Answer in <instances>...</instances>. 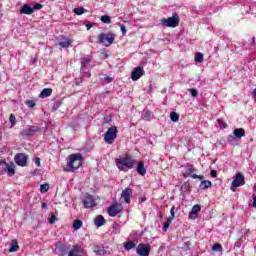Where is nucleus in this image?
Returning <instances> with one entry per match:
<instances>
[{"mask_svg": "<svg viewBox=\"0 0 256 256\" xmlns=\"http://www.w3.org/2000/svg\"><path fill=\"white\" fill-rule=\"evenodd\" d=\"M143 75V68L141 67H136L133 69L131 73V79L132 81H139V78Z\"/></svg>", "mask_w": 256, "mask_h": 256, "instance_id": "obj_17", "label": "nucleus"}, {"mask_svg": "<svg viewBox=\"0 0 256 256\" xmlns=\"http://www.w3.org/2000/svg\"><path fill=\"white\" fill-rule=\"evenodd\" d=\"M228 141H229L231 144H233V141H235V136L230 135V136L228 137Z\"/></svg>", "mask_w": 256, "mask_h": 256, "instance_id": "obj_53", "label": "nucleus"}, {"mask_svg": "<svg viewBox=\"0 0 256 256\" xmlns=\"http://www.w3.org/2000/svg\"><path fill=\"white\" fill-rule=\"evenodd\" d=\"M120 31H122V34L126 35L127 34V28L125 27V25H122L120 27Z\"/></svg>", "mask_w": 256, "mask_h": 256, "instance_id": "obj_51", "label": "nucleus"}, {"mask_svg": "<svg viewBox=\"0 0 256 256\" xmlns=\"http://www.w3.org/2000/svg\"><path fill=\"white\" fill-rule=\"evenodd\" d=\"M210 175H211V177H213V178L217 177V171L211 170Z\"/></svg>", "mask_w": 256, "mask_h": 256, "instance_id": "obj_54", "label": "nucleus"}, {"mask_svg": "<svg viewBox=\"0 0 256 256\" xmlns=\"http://www.w3.org/2000/svg\"><path fill=\"white\" fill-rule=\"evenodd\" d=\"M82 203L85 209H91L97 205V203H95V197L90 194H86L84 196V198L82 199Z\"/></svg>", "mask_w": 256, "mask_h": 256, "instance_id": "obj_10", "label": "nucleus"}, {"mask_svg": "<svg viewBox=\"0 0 256 256\" xmlns=\"http://www.w3.org/2000/svg\"><path fill=\"white\" fill-rule=\"evenodd\" d=\"M136 171L138 175H142V176L145 175V173H147V170L145 169V163L143 161L138 163Z\"/></svg>", "mask_w": 256, "mask_h": 256, "instance_id": "obj_23", "label": "nucleus"}, {"mask_svg": "<svg viewBox=\"0 0 256 256\" xmlns=\"http://www.w3.org/2000/svg\"><path fill=\"white\" fill-rule=\"evenodd\" d=\"M135 247H137V244H135V242L133 241H128L124 243V249L126 251H131V249H135Z\"/></svg>", "mask_w": 256, "mask_h": 256, "instance_id": "obj_30", "label": "nucleus"}, {"mask_svg": "<svg viewBox=\"0 0 256 256\" xmlns=\"http://www.w3.org/2000/svg\"><path fill=\"white\" fill-rule=\"evenodd\" d=\"M72 227L74 231H79V229L83 227V221L79 219L74 220Z\"/></svg>", "mask_w": 256, "mask_h": 256, "instance_id": "obj_29", "label": "nucleus"}, {"mask_svg": "<svg viewBox=\"0 0 256 256\" xmlns=\"http://www.w3.org/2000/svg\"><path fill=\"white\" fill-rule=\"evenodd\" d=\"M21 15H33V7L29 4H24L20 9Z\"/></svg>", "mask_w": 256, "mask_h": 256, "instance_id": "obj_18", "label": "nucleus"}, {"mask_svg": "<svg viewBox=\"0 0 256 256\" xmlns=\"http://www.w3.org/2000/svg\"><path fill=\"white\" fill-rule=\"evenodd\" d=\"M98 45H104V47H110L115 43V34L108 32V33H101L98 35L97 40Z\"/></svg>", "mask_w": 256, "mask_h": 256, "instance_id": "obj_2", "label": "nucleus"}, {"mask_svg": "<svg viewBox=\"0 0 256 256\" xmlns=\"http://www.w3.org/2000/svg\"><path fill=\"white\" fill-rule=\"evenodd\" d=\"M104 81H105L106 83H111V81H113V78H111V77H109V76H106V77L104 78Z\"/></svg>", "mask_w": 256, "mask_h": 256, "instance_id": "obj_52", "label": "nucleus"}, {"mask_svg": "<svg viewBox=\"0 0 256 256\" xmlns=\"http://www.w3.org/2000/svg\"><path fill=\"white\" fill-rule=\"evenodd\" d=\"M234 137L237 139H241V137H245V130L243 128H236L234 130Z\"/></svg>", "mask_w": 256, "mask_h": 256, "instance_id": "obj_25", "label": "nucleus"}, {"mask_svg": "<svg viewBox=\"0 0 256 256\" xmlns=\"http://www.w3.org/2000/svg\"><path fill=\"white\" fill-rule=\"evenodd\" d=\"M81 68L80 73H83V69H87L89 63H91V57L86 56L80 59Z\"/></svg>", "mask_w": 256, "mask_h": 256, "instance_id": "obj_19", "label": "nucleus"}, {"mask_svg": "<svg viewBox=\"0 0 256 256\" xmlns=\"http://www.w3.org/2000/svg\"><path fill=\"white\" fill-rule=\"evenodd\" d=\"M42 209H47V203H42Z\"/></svg>", "mask_w": 256, "mask_h": 256, "instance_id": "obj_57", "label": "nucleus"}, {"mask_svg": "<svg viewBox=\"0 0 256 256\" xmlns=\"http://www.w3.org/2000/svg\"><path fill=\"white\" fill-rule=\"evenodd\" d=\"M122 211L123 205L119 204V202H114L107 208V213L109 217H117L118 213Z\"/></svg>", "mask_w": 256, "mask_h": 256, "instance_id": "obj_8", "label": "nucleus"}, {"mask_svg": "<svg viewBox=\"0 0 256 256\" xmlns=\"http://www.w3.org/2000/svg\"><path fill=\"white\" fill-rule=\"evenodd\" d=\"M9 121L12 125H15V121H16L15 115L11 114L9 117Z\"/></svg>", "mask_w": 256, "mask_h": 256, "instance_id": "obj_48", "label": "nucleus"}, {"mask_svg": "<svg viewBox=\"0 0 256 256\" xmlns=\"http://www.w3.org/2000/svg\"><path fill=\"white\" fill-rule=\"evenodd\" d=\"M92 27H95V23H94V22H91V23H87V24H86V29H87V31H89Z\"/></svg>", "mask_w": 256, "mask_h": 256, "instance_id": "obj_49", "label": "nucleus"}, {"mask_svg": "<svg viewBox=\"0 0 256 256\" xmlns=\"http://www.w3.org/2000/svg\"><path fill=\"white\" fill-rule=\"evenodd\" d=\"M49 191V184L40 185V193H47Z\"/></svg>", "mask_w": 256, "mask_h": 256, "instance_id": "obj_38", "label": "nucleus"}, {"mask_svg": "<svg viewBox=\"0 0 256 256\" xmlns=\"http://www.w3.org/2000/svg\"><path fill=\"white\" fill-rule=\"evenodd\" d=\"M73 11H74L75 15H83V13L87 12V10H85V8H83V7L75 8Z\"/></svg>", "mask_w": 256, "mask_h": 256, "instance_id": "obj_34", "label": "nucleus"}, {"mask_svg": "<svg viewBox=\"0 0 256 256\" xmlns=\"http://www.w3.org/2000/svg\"><path fill=\"white\" fill-rule=\"evenodd\" d=\"M252 199H253V201H256V195L255 194L252 195Z\"/></svg>", "mask_w": 256, "mask_h": 256, "instance_id": "obj_58", "label": "nucleus"}, {"mask_svg": "<svg viewBox=\"0 0 256 256\" xmlns=\"http://www.w3.org/2000/svg\"><path fill=\"white\" fill-rule=\"evenodd\" d=\"M116 167L119 171L127 173L129 169H133V167H135V160L130 155L126 154L125 156H121L116 159Z\"/></svg>", "mask_w": 256, "mask_h": 256, "instance_id": "obj_1", "label": "nucleus"}, {"mask_svg": "<svg viewBox=\"0 0 256 256\" xmlns=\"http://www.w3.org/2000/svg\"><path fill=\"white\" fill-rule=\"evenodd\" d=\"M71 43H73V41H71V39H69L65 36H60L59 37L58 45L60 47H62L63 49H67L68 47H71Z\"/></svg>", "mask_w": 256, "mask_h": 256, "instance_id": "obj_15", "label": "nucleus"}, {"mask_svg": "<svg viewBox=\"0 0 256 256\" xmlns=\"http://www.w3.org/2000/svg\"><path fill=\"white\" fill-rule=\"evenodd\" d=\"M245 185V176L241 172H237L231 183V191H237V187H243Z\"/></svg>", "mask_w": 256, "mask_h": 256, "instance_id": "obj_7", "label": "nucleus"}, {"mask_svg": "<svg viewBox=\"0 0 256 256\" xmlns=\"http://www.w3.org/2000/svg\"><path fill=\"white\" fill-rule=\"evenodd\" d=\"M136 253L139 256H149V253H151V245L145 243L138 244Z\"/></svg>", "mask_w": 256, "mask_h": 256, "instance_id": "obj_9", "label": "nucleus"}, {"mask_svg": "<svg viewBox=\"0 0 256 256\" xmlns=\"http://www.w3.org/2000/svg\"><path fill=\"white\" fill-rule=\"evenodd\" d=\"M116 139H117V127L112 126L104 134V141L105 143H108V145H113Z\"/></svg>", "mask_w": 256, "mask_h": 256, "instance_id": "obj_6", "label": "nucleus"}, {"mask_svg": "<svg viewBox=\"0 0 256 256\" xmlns=\"http://www.w3.org/2000/svg\"><path fill=\"white\" fill-rule=\"evenodd\" d=\"M55 221H57V216H55V214H52L51 217L48 219V222L50 223V225H53Z\"/></svg>", "mask_w": 256, "mask_h": 256, "instance_id": "obj_43", "label": "nucleus"}, {"mask_svg": "<svg viewBox=\"0 0 256 256\" xmlns=\"http://www.w3.org/2000/svg\"><path fill=\"white\" fill-rule=\"evenodd\" d=\"M252 207H256V201L252 202Z\"/></svg>", "mask_w": 256, "mask_h": 256, "instance_id": "obj_59", "label": "nucleus"}, {"mask_svg": "<svg viewBox=\"0 0 256 256\" xmlns=\"http://www.w3.org/2000/svg\"><path fill=\"white\" fill-rule=\"evenodd\" d=\"M35 164L37 165V167H41V158L36 157L35 158Z\"/></svg>", "mask_w": 256, "mask_h": 256, "instance_id": "obj_50", "label": "nucleus"}, {"mask_svg": "<svg viewBox=\"0 0 256 256\" xmlns=\"http://www.w3.org/2000/svg\"><path fill=\"white\" fill-rule=\"evenodd\" d=\"M82 77H87L89 79V77H91V71L86 70V68H83V72H81Z\"/></svg>", "mask_w": 256, "mask_h": 256, "instance_id": "obj_40", "label": "nucleus"}, {"mask_svg": "<svg viewBox=\"0 0 256 256\" xmlns=\"http://www.w3.org/2000/svg\"><path fill=\"white\" fill-rule=\"evenodd\" d=\"M100 20L102 23L111 24V17L108 15L101 16Z\"/></svg>", "mask_w": 256, "mask_h": 256, "instance_id": "obj_35", "label": "nucleus"}, {"mask_svg": "<svg viewBox=\"0 0 256 256\" xmlns=\"http://www.w3.org/2000/svg\"><path fill=\"white\" fill-rule=\"evenodd\" d=\"M254 97H256V88L254 89Z\"/></svg>", "mask_w": 256, "mask_h": 256, "instance_id": "obj_62", "label": "nucleus"}, {"mask_svg": "<svg viewBox=\"0 0 256 256\" xmlns=\"http://www.w3.org/2000/svg\"><path fill=\"white\" fill-rule=\"evenodd\" d=\"M253 191L256 193V184L253 187Z\"/></svg>", "mask_w": 256, "mask_h": 256, "instance_id": "obj_60", "label": "nucleus"}, {"mask_svg": "<svg viewBox=\"0 0 256 256\" xmlns=\"http://www.w3.org/2000/svg\"><path fill=\"white\" fill-rule=\"evenodd\" d=\"M55 248L60 256L67 255V252L69 251V247L65 243H58L56 244Z\"/></svg>", "mask_w": 256, "mask_h": 256, "instance_id": "obj_14", "label": "nucleus"}, {"mask_svg": "<svg viewBox=\"0 0 256 256\" xmlns=\"http://www.w3.org/2000/svg\"><path fill=\"white\" fill-rule=\"evenodd\" d=\"M170 119L171 121H173V123H177V121H179V114H177L176 112H171Z\"/></svg>", "mask_w": 256, "mask_h": 256, "instance_id": "obj_36", "label": "nucleus"}, {"mask_svg": "<svg viewBox=\"0 0 256 256\" xmlns=\"http://www.w3.org/2000/svg\"><path fill=\"white\" fill-rule=\"evenodd\" d=\"M27 107L33 108L35 107V102L33 100H29L26 102Z\"/></svg>", "mask_w": 256, "mask_h": 256, "instance_id": "obj_47", "label": "nucleus"}, {"mask_svg": "<svg viewBox=\"0 0 256 256\" xmlns=\"http://www.w3.org/2000/svg\"><path fill=\"white\" fill-rule=\"evenodd\" d=\"M190 184L189 183H184L181 187L182 191H189L190 188Z\"/></svg>", "mask_w": 256, "mask_h": 256, "instance_id": "obj_46", "label": "nucleus"}, {"mask_svg": "<svg viewBox=\"0 0 256 256\" xmlns=\"http://www.w3.org/2000/svg\"><path fill=\"white\" fill-rule=\"evenodd\" d=\"M199 92H197V89L195 88H191L190 89V95L191 97H196L198 95Z\"/></svg>", "mask_w": 256, "mask_h": 256, "instance_id": "obj_44", "label": "nucleus"}, {"mask_svg": "<svg viewBox=\"0 0 256 256\" xmlns=\"http://www.w3.org/2000/svg\"><path fill=\"white\" fill-rule=\"evenodd\" d=\"M33 12L35 11H40V9H43V5L42 4H39V3H36L33 7Z\"/></svg>", "mask_w": 256, "mask_h": 256, "instance_id": "obj_42", "label": "nucleus"}, {"mask_svg": "<svg viewBox=\"0 0 256 256\" xmlns=\"http://www.w3.org/2000/svg\"><path fill=\"white\" fill-rule=\"evenodd\" d=\"M189 245H190L189 242H184V247H185L186 249H189Z\"/></svg>", "mask_w": 256, "mask_h": 256, "instance_id": "obj_55", "label": "nucleus"}, {"mask_svg": "<svg viewBox=\"0 0 256 256\" xmlns=\"http://www.w3.org/2000/svg\"><path fill=\"white\" fill-rule=\"evenodd\" d=\"M6 173L8 177H13V175H15V166L13 163L7 165Z\"/></svg>", "mask_w": 256, "mask_h": 256, "instance_id": "obj_27", "label": "nucleus"}, {"mask_svg": "<svg viewBox=\"0 0 256 256\" xmlns=\"http://www.w3.org/2000/svg\"><path fill=\"white\" fill-rule=\"evenodd\" d=\"M31 63H32V64L37 63V58H32V59H31Z\"/></svg>", "mask_w": 256, "mask_h": 256, "instance_id": "obj_56", "label": "nucleus"}, {"mask_svg": "<svg viewBox=\"0 0 256 256\" xmlns=\"http://www.w3.org/2000/svg\"><path fill=\"white\" fill-rule=\"evenodd\" d=\"M211 185H212L211 181H209V180H203V181L200 182L199 187H200L203 191H205L206 189H209V187H211Z\"/></svg>", "mask_w": 256, "mask_h": 256, "instance_id": "obj_28", "label": "nucleus"}, {"mask_svg": "<svg viewBox=\"0 0 256 256\" xmlns=\"http://www.w3.org/2000/svg\"><path fill=\"white\" fill-rule=\"evenodd\" d=\"M194 61L196 63H203V54L201 52H197Z\"/></svg>", "mask_w": 256, "mask_h": 256, "instance_id": "obj_33", "label": "nucleus"}, {"mask_svg": "<svg viewBox=\"0 0 256 256\" xmlns=\"http://www.w3.org/2000/svg\"><path fill=\"white\" fill-rule=\"evenodd\" d=\"M83 252V248L79 245H75L73 250H70L68 256H79V253Z\"/></svg>", "mask_w": 256, "mask_h": 256, "instance_id": "obj_21", "label": "nucleus"}, {"mask_svg": "<svg viewBox=\"0 0 256 256\" xmlns=\"http://www.w3.org/2000/svg\"><path fill=\"white\" fill-rule=\"evenodd\" d=\"M182 167L184 169L183 177L185 179H187V177H191L192 179H200V181H202V179H205L203 175L193 174L195 173V167L192 164L187 163Z\"/></svg>", "mask_w": 256, "mask_h": 256, "instance_id": "obj_4", "label": "nucleus"}, {"mask_svg": "<svg viewBox=\"0 0 256 256\" xmlns=\"http://www.w3.org/2000/svg\"><path fill=\"white\" fill-rule=\"evenodd\" d=\"M52 94H53V89H51V88H44L40 92L39 98L40 99H47V97H51Z\"/></svg>", "mask_w": 256, "mask_h": 256, "instance_id": "obj_20", "label": "nucleus"}, {"mask_svg": "<svg viewBox=\"0 0 256 256\" xmlns=\"http://www.w3.org/2000/svg\"><path fill=\"white\" fill-rule=\"evenodd\" d=\"M15 163L19 165V167H27V155L23 153H18L14 157Z\"/></svg>", "mask_w": 256, "mask_h": 256, "instance_id": "obj_12", "label": "nucleus"}, {"mask_svg": "<svg viewBox=\"0 0 256 256\" xmlns=\"http://www.w3.org/2000/svg\"><path fill=\"white\" fill-rule=\"evenodd\" d=\"M172 221H173V220H171V219L168 218V219L166 220V222H164L162 230H163V231H167V229H169V227H170Z\"/></svg>", "mask_w": 256, "mask_h": 256, "instance_id": "obj_37", "label": "nucleus"}, {"mask_svg": "<svg viewBox=\"0 0 256 256\" xmlns=\"http://www.w3.org/2000/svg\"><path fill=\"white\" fill-rule=\"evenodd\" d=\"M82 159H83V156L80 153L71 154L69 156V162H68L69 171H75L79 169Z\"/></svg>", "mask_w": 256, "mask_h": 256, "instance_id": "obj_3", "label": "nucleus"}, {"mask_svg": "<svg viewBox=\"0 0 256 256\" xmlns=\"http://www.w3.org/2000/svg\"><path fill=\"white\" fill-rule=\"evenodd\" d=\"M152 115H153V112H151V110H144L142 112V119L144 121H151Z\"/></svg>", "mask_w": 256, "mask_h": 256, "instance_id": "obj_26", "label": "nucleus"}, {"mask_svg": "<svg viewBox=\"0 0 256 256\" xmlns=\"http://www.w3.org/2000/svg\"><path fill=\"white\" fill-rule=\"evenodd\" d=\"M217 123L218 125H220V127H223V129H227V125L225 124V122H223V120L218 119Z\"/></svg>", "mask_w": 256, "mask_h": 256, "instance_id": "obj_45", "label": "nucleus"}, {"mask_svg": "<svg viewBox=\"0 0 256 256\" xmlns=\"http://www.w3.org/2000/svg\"><path fill=\"white\" fill-rule=\"evenodd\" d=\"M168 219H170L171 221H173V219H175V206L171 207L170 216L168 217Z\"/></svg>", "mask_w": 256, "mask_h": 256, "instance_id": "obj_41", "label": "nucleus"}, {"mask_svg": "<svg viewBox=\"0 0 256 256\" xmlns=\"http://www.w3.org/2000/svg\"><path fill=\"white\" fill-rule=\"evenodd\" d=\"M201 211V206L196 204L192 207V210L189 212L188 219L195 221L199 217V212Z\"/></svg>", "mask_w": 256, "mask_h": 256, "instance_id": "obj_13", "label": "nucleus"}, {"mask_svg": "<svg viewBox=\"0 0 256 256\" xmlns=\"http://www.w3.org/2000/svg\"><path fill=\"white\" fill-rule=\"evenodd\" d=\"M94 253L98 256H103V255H107V251L105 250V248H101V247H96L94 249Z\"/></svg>", "mask_w": 256, "mask_h": 256, "instance_id": "obj_32", "label": "nucleus"}, {"mask_svg": "<svg viewBox=\"0 0 256 256\" xmlns=\"http://www.w3.org/2000/svg\"><path fill=\"white\" fill-rule=\"evenodd\" d=\"M160 25L162 27H171L175 28L177 25H179V15L178 14H173L172 17L170 18H163L160 20Z\"/></svg>", "mask_w": 256, "mask_h": 256, "instance_id": "obj_5", "label": "nucleus"}, {"mask_svg": "<svg viewBox=\"0 0 256 256\" xmlns=\"http://www.w3.org/2000/svg\"><path fill=\"white\" fill-rule=\"evenodd\" d=\"M37 131H39V127L37 126H27L22 132L21 135L22 137H33V135H35V133H37Z\"/></svg>", "mask_w": 256, "mask_h": 256, "instance_id": "obj_11", "label": "nucleus"}, {"mask_svg": "<svg viewBox=\"0 0 256 256\" xmlns=\"http://www.w3.org/2000/svg\"><path fill=\"white\" fill-rule=\"evenodd\" d=\"M212 251H219V252H221V251H223V246H221V244H219V243H216V244H214L212 246Z\"/></svg>", "mask_w": 256, "mask_h": 256, "instance_id": "obj_39", "label": "nucleus"}, {"mask_svg": "<svg viewBox=\"0 0 256 256\" xmlns=\"http://www.w3.org/2000/svg\"><path fill=\"white\" fill-rule=\"evenodd\" d=\"M94 225H96V227H103V225H105V217H103V215L96 216V219H94Z\"/></svg>", "mask_w": 256, "mask_h": 256, "instance_id": "obj_22", "label": "nucleus"}, {"mask_svg": "<svg viewBox=\"0 0 256 256\" xmlns=\"http://www.w3.org/2000/svg\"><path fill=\"white\" fill-rule=\"evenodd\" d=\"M143 201H145V199H143V198H140V203H143Z\"/></svg>", "mask_w": 256, "mask_h": 256, "instance_id": "obj_61", "label": "nucleus"}, {"mask_svg": "<svg viewBox=\"0 0 256 256\" xmlns=\"http://www.w3.org/2000/svg\"><path fill=\"white\" fill-rule=\"evenodd\" d=\"M131 195H133V190L126 188L121 193V198L124 199V203H131Z\"/></svg>", "mask_w": 256, "mask_h": 256, "instance_id": "obj_16", "label": "nucleus"}, {"mask_svg": "<svg viewBox=\"0 0 256 256\" xmlns=\"http://www.w3.org/2000/svg\"><path fill=\"white\" fill-rule=\"evenodd\" d=\"M9 253H16V251H19V244L17 243V240H12L10 243Z\"/></svg>", "mask_w": 256, "mask_h": 256, "instance_id": "obj_24", "label": "nucleus"}, {"mask_svg": "<svg viewBox=\"0 0 256 256\" xmlns=\"http://www.w3.org/2000/svg\"><path fill=\"white\" fill-rule=\"evenodd\" d=\"M7 165H9L5 160L0 161V174L7 173Z\"/></svg>", "mask_w": 256, "mask_h": 256, "instance_id": "obj_31", "label": "nucleus"}]
</instances>
